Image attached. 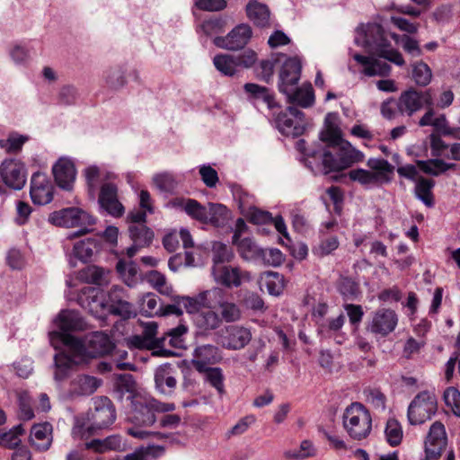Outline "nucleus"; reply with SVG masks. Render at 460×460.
I'll use <instances>...</instances> for the list:
<instances>
[{
  "instance_id": "5fc2aeb1",
  "label": "nucleus",
  "mask_w": 460,
  "mask_h": 460,
  "mask_svg": "<svg viewBox=\"0 0 460 460\" xmlns=\"http://www.w3.org/2000/svg\"><path fill=\"white\" fill-rule=\"evenodd\" d=\"M9 57L17 66H25L30 60V50L26 45L15 43L9 49Z\"/></svg>"
},
{
  "instance_id": "9b49d317",
  "label": "nucleus",
  "mask_w": 460,
  "mask_h": 460,
  "mask_svg": "<svg viewBox=\"0 0 460 460\" xmlns=\"http://www.w3.org/2000/svg\"><path fill=\"white\" fill-rule=\"evenodd\" d=\"M437 411V398L434 394H418L408 407V420L411 425H420L429 420Z\"/></svg>"
},
{
  "instance_id": "8fccbe9b",
  "label": "nucleus",
  "mask_w": 460,
  "mask_h": 460,
  "mask_svg": "<svg viewBox=\"0 0 460 460\" xmlns=\"http://www.w3.org/2000/svg\"><path fill=\"white\" fill-rule=\"evenodd\" d=\"M217 306L220 309L221 321L224 320L226 323H233L241 318V310L239 306L233 302L225 301L224 295L220 296V300L217 303Z\"/></svg>"
},
{
  "instance_id": "0eeeda50",
  "label": "nucleus",
  "mask_w": 460,
  "mask_h": 460,
  "mask_svg": "<svg viewBox=\"0 0 460 460\" xmlns=\"http://www.w3.org/2000/svg\"><path fill=\"white\" fill-rule=\"evenodd\" d=\"M343 427L349 436L355 440L368 437L372 429V418L369 411L360 402L349 405L342 417Z\"/></svg>"
},
{
  "instance_id": "4c0bfd02",
  "label": "nucleus",
  "mask_w": 460,
  "mask_h": 460,
  "mask_svg": "<svg viewBox=\"0 0 460 460\" xmlns=\"http://www.w3.org/2000/svg\"><path fill=\"white\" fill-rule=\"evenodd\" d=\"M213 64L221 74L227 76H232L238 71V60L234 55H217L213 58Z\"/></svg>"
},
{
  "instance_id": "cd10ccee",
  "label": "nucleus",
  "mask_w": 460,
  "mask_h": 460,
  "mask_svg": "<svg viewBox=\"0 0 460 460\" xmlns=\"http://www.w3.org/2000/svg\"><path fill=\"white\" fill-rule=\"evenodd\" d=\"M102 384V379L89 375H79L70 383L69 393L72 396L93 394Z\"/></svg>"
},
{
  "instance_id": "774afa93",
  "label": "nucleus",
  "mask_w": 460,
  "mask_h": 460,
  "mask_svg": "<svg viewBox=\"0 0 460 460\" xmlns=\"http://www.w3.org/2000/svg\"><path fill=\"white\" fill-rule=\"evenodd\" d=\"M444 401L453 412L460 417V392L456 387H448L444 392Z\"/></svg>"
},
{
  "instance_id": "a878e982",
  "label": "nucleus",
  "mask_w": 460,
  "mask_h": 460,
  "mask_svg": "<svg viewBox=\"0 0 460 460\" xmlns=\"http://www.w3.org/2000/svg\"><path fill=\"white\" fill-rule=\"evenodd\" d=\"M54 325L58 330L52 332H58L68 334V331H82L84 330L86 323L80 315V314L74 310H62L53 322Z\"/></svg>"
},
{
  "instance_id": "ea45409f",
  "label": "nucleus",
  "mask_w": 460,
  "mask_h": 460,
  "mask_svg": "<svg viewBox=\"0 0 460 460\" xmlns=\"http://www.w3.org/2000/svg\"><path fill=\"white\" fill-rule=\"evenodd\" d=\"M206 210L208 216L206 224L215 226H224L229 217L227 208L219 203H208Z\"/></svg>"
},
{
  "instance_id": "c756f323",
  "label": "nucleus",
  "mask_w": 460,
  "mask_h": 460,
  "mask_svg": "<svg viewBox=\"0 0 460 460\" xmlns=\"http://www.w3.org/2000/svg\"><path fill=\"white\" fill-rule=\"evenodd\" d=\"M30 443L37 450H48L52 443V426L49 422L33 425L31 429Z\"/></svg>"
},
{
  "instance_id": "de8ad7c7",
  "label": "nucleus",
  "mask_w": 460,
  "mask_h": 460,
  "mask_svg": "<svg viewBox=\"0 0 460 460\" xmlns=\"http://www.w3.org/2000/svg\"><path fill=\"white\" fill-rule=\"evenodd\" d=\"M364 401L375 410L385 411L386 397L378 388L367 387L363 390Z\"/></svg>"
},
{
  "instance_id": "09e8293b",
  "label": "nucleus",
  "mask_w": 460,
  "mask_h": 460,
  "mask_svg": "<svg viewBox=\"0 0 460 460\" xmlns=\"http://www.w3.org/2000/svg\"><path fill=\"white\" fill-rule=\"evenodd\" d=\"M116 269L127 286H136L138 280L137 269L132 261L126 262L123 261H119Z\"/></svg>"
},
{
  "instance_id": "6e6552de",
  "label": "nucleus",
  "mask_w": 460,
  "mask_h": 460,
  "mask_svg": "<svg viewBox=\"0 0 460 460\" xmlns=\"http://www.w3.org/2000/svg\"><path fill=\"white\" fill-rule=\"evenodd\" d=\"M48 221L56 226L59 227H79V231L75 234H84L88 233L89 226L95 224V218L85 210L77 208L70 207L54 211L49 214Z\"/></svg>"
},
{
  "instance_id": "c85d7f7f",
  "label": "nucleus",
  "mask_w": 460,
  "mask_h": 460,
  "mask_svg": "<svg viewBox=\"0 0 460 460\" xmlns=\"http://www.w3.org/2000/svg\"><path fill=\"white\" fill-rule=\"evenodd\" d=\"M171 204L173 208L184 211L192 219L206 224L208 219L207 206L201 205L196 199L176 198L172 200Z\"/></svg>"
},
{
  "instance_id": "393cba45",
  "label": "nucleus",
  "mask_w": 460,
  "mask_h": 460,
  "mask_svg": "<svg viewBox=\"0 0 460 460\" xmlns=\"http://www.w3.org/2000/svg\"><path fill=\"white\" fill-rule=\"evenodd\" d=\"M220 359L221 354L218 348L211 344H205L198 346L194 349L191 363L198 371L203 372L208 365L216 364Z\"/></svg>"
},
{
  "instance_id": "37998d69",
  "label": "nucleus",
  "mask_w": 460,
  "mask_h": 460,
  "mask_svg": "<svg viewBox=\"0 0 460 460\" xmlns=\"http://www.w3.org/2000/svg\"><path fill=\"white\" fill-rule=\"evenodd\" d=\"M419 168L426 173L438 176L446 171L455 168L456 164H447L441 159H430L428 161H418Z\"/></svg>"
},
{
  "instance_id": "bb28decb",
  "label": "nucleus",
  "mask_w": 460,
  "mask_h": 460,
  "mask_svg": "<svg viewBox=\"0 0 460 460\" xmlns=\"http://www.w3.org/2000/svg\"><path fill=\"white\" fill-rule=\"evenodd\" d=\"M355 61L363 66L362 73L367 76H385L390 73L391 66L385 61L349 52Z\"/></svg>"
},
{
  "instance_id": "72a5a7b5",
  "label": "nucleus",
  "mask_w": 460,
  "mask_h": 460,
  "mask_svg": "<svg viewBox=\"0 0 460 460\" xmlns=\"http://www.w3.org/2000/svg\"><path fill=\"white\" fill-rule=\"evenodd\" d=\"M290 103H296L303 108H307L313 105L314 102V95L313 87L310 84H304L301 87L296 85L290 94H285Z\"/></svg>"
},
{
  "instance_id": "f3484780",
  "label": "nucleus",
  "mask_w": 460,
  "mask_h": 460,
  "mask_svg": "<svg viewBox=\"0 0 460 460\" xmlns=\"http://www.w3.org/2000/svg\"><path fill=\"white\" fill-rule=\"evenodd\" d=\"M252 340L250 329L241 325H229L218 336L217 343L231 350L243 349Z\"/></svg>"
},
{
  "instance_id": "473e14b6",
  "label": "nucleus",
  "mask_w": 460,
  "mask_h": 460,
  "mask_svg": "<svg viewBox=\"0 0 460 460\" xmlns=\"http://www.w3.org/2000/svg\"><path fill=\"white\" fill-rule=\"evenodd\" d=\"M334 119L335 116L328 114L325 118L324 128L320 133V139L328 143L331 146H337L344 141L341 137V129Z\"/></svg>"
},
{
  "instance_id": "e2e57ef3",
  "label": "nucleus",
  "mask_w": 460,
  "mask_h": 460,
  "mask_svg": "<svg viewBox=\"0 0 460 460\" xmlns=\"http://www.w3.org/2000/svg\"><path fill=\"white\" fill-rule=\"evenodd\" d=\"M188 328L184 324H179L177 327L171 329L167 337L164 340H168L169 345L181 349L185 347V341L183 336L187 333Z\"/></svg>"
},
{
  "instance_id": "a19ab883",
  "label": "nucleus",
  "mask_w": 460,
  "mask_h": 460,
  "mask_svg": "<svg viewBox=\"0 0 460 460\" xmlns=\"http://www.w3.org/2000/svg\"><path fill=\"white\" fill-rule=\"evenodd\" d=\"M164 447L158 445H149L137 448L133 453L124 456V460H150L164 455Z\"/></svg>"
},
{
  "instance_id": "2eb2a0df",
  "label": "nucleus",
  "mask_w": 460,
  "mask_h": 460,
  "mask_svg": "<svg viewBox=\"0 0 460 460\" xmlns=\"http://www.w3.org/2000/svg\"><path fill=\"white\" fill-rule=\"evenodd\" d=\"M424 105H433V99L429 91L418 92L414 89H410L402 93L396 102L399 112L407 116H412Z\"/></svg>"
},
{
  "instance_id": "7ed1b4c3",
  "label": "nucleus",
  "mask_w": 460,
  "mask_h": 460,
  "mask_svg": "<svg viewBox=\"0 0 460 460\" xmlns=\"http://www.w3.org/2000/svg\"><path fill=\"white\" fill-rule=\"evenodd\" d=\"M116 419L115 408L108 397L93 399V408L87 412L85 420L81 426L73 429V435H81L85 432L93 434L111 425Z\"/></svg>"
},
{
  "instance_id": "a211bd4d",
  "label": "nucleus",
  "mask_w": 460,
  "mask_h": 460,
  "mask_svg": "<svg viewBox=\"0 0 460 460\" xmlns=\"http://www.w3.org/2000/svg\"><path fill=\"white\" fill-rule=\"evenodd\" d=\"M447 433L444 425L435 421L429 428L425 440L426 460H437L447 446Z\"/></svg>"
},
{
  "instance_id": "1a4fd4ad",
  "label": "nucleus",
  "mask_w": 460,
  "mask_h": 460,
  "mask_svg": "<svg viewBox=\"0 0 460 460\" xmlns=\"http://www.w3.org/2000/svg\"><path fill=\"white\" fill-rule=\"evenodd\" d=\"M337 157L330 152L323 151L322 157L323 164L328 171H341L349 168L353 164L363 161L364 154L355 148L349 141L344 140L337 146Z\"/></svg>"
},
{
  "instance_id": "052dcab7",
  "label": "nucleus",
  "mask_w": 460,
  "mask_h": 460,
  "mask_svg": "<svg viewBox=\"0 0 460 460\" xmlns=\"http://www.w3.org/2000/svg\"><path fill=\"white\" fill-rule=\"evenodd\" d=\"M117 389L121 394H128V399L132 402V396L140 394L137 393V385L133 379V376L128 374L120 375L117 381Z\"/></svg>"
},
{
  "instance_id": "0e129e2a",
  "label": "nucleus",
  "mask_w": 460,
  "mask_h": 460,
  "mask_svg": "<svg viewBox=\"0 0 460 460\" xmlns=\"http://www.w3.org/2000/svg\"><path fill=\"white\" fill-rule=\"evenodd\" d=\"M349 177L351 181H357L359 184L368 187L375 184H378L374 173L365 169H354L349 172Z\"/></svg>"
},
{
  "instance_id": "f257e3e1",
  "label": "nucleus",
  "mask_w": 460,
  "mask_h": 460,
  "mask_svg": "<svg viewBox=\"0 0 460 460\" xmlns=\"http://www.w3.org/2000/svg\"><path fill=\"white\" fill-rule=\"evenodd\" d=\"M223 294V289L213 288L195 296L181 299L184 309L192 315V320L199 330L211 331L220 326L221 318L215 308Z\"/></svg>"
},
{
  "instance_id": "69168bd1",
  "label": "nucleus",
  "mask_w": 460,
  "mask_h": 460,
  "mask_svg": "<svg viewBox=\"0 0 460 460\" xmlns=\"http://www.w3.org/2000/svg\"><path fill=\"white\" fill-rule=\"evenodd\" d=\"M108 313L119 315L123 319H128L135 315V311L131 303L125 298L118 304H109Z\"/></svg>"
},
{
  "instance_id": "c03bdc74",
  "label": "nucleus",
  "mask_w": 460,
  "mask_h": 460,
  "mask_svg": "<svg viewBox=\"0 0 460 460\" xmlns=\"http://www.w3.org/2000/svg\"><path fill=\"white\" fill-rule=\"evenodd\" d=\"M146 279L150 286L160 294L164 296H171L172 294V287L167 282L165 276L159 271H149L146 273Z\"/></svg>"
},
{
  "instance_id": "79ce46f5",
  "label": "nucleus",
  "mask_w": 460,
  "mask_h": 460,
  "mask_svg": "<svg viewBox=\"0 0 460 460\" xmlns=\"http://www.w3.org/2000/svg\"><path fill=\"white\" fill-rule=\"evenodd\" d=\"M98 250V244L95 239L87 238L82 241H79L74 245V254L79 260L83 261H87L92 259L93 254Z\"/></svg>"
},
{
  "instance_id": "b1692460",
  "label": "nucleus",
  "mask_w": 460,
  "mask_h": 460,
  "mask_svg": "<svg viewBox=\"0 0 460 460\" xmlns=\"http://www.w3.org/2000/svg\"><path fill=\"white\" fill-rule=\"evenodd\" d=\"M99 203L110 215L119 217L124 213V207L118 199V189L112 183H105L102 186Z\"/></svg>"
},
{
  "instance_id": "4d7b16f0",
  "label": "nucleus",
  "mask_w": 460,
  "mask_h": 460,
  "mask_svg": "<svg viewBox=\"0 0 460 460\" xmlns=\"http://www.w3.org/2000/svg\"><path fill=\"white\" fill-rule=\"evenodd\" d=\"M387 442L394 447L398 446L402 439L403 432L401 424L395 419H389L385 429Z\"/></svg>"
},
{
  "instance_id": "423d86ee",
  "label": "nucleus",
  "mask_w": 460,
  "mask_h": 460,
  "mask_svg": "<svg viewBox=\"0 0 460 460\" xmlns=\"http://www.w3.org/2000/svg\"><path fill=\"white\" fill-rule=\"evenodd\" d=\"M131 408V421L136 425L150 427L156 421L155 412L172 411L175 405L171 402H159L147 395L137 394L132 396Z\"/></svg>"
},
{
  "instance_id": "20e7f679",
  "label": "nucleus",
  "mask_w": 460,
  "mask_h": 460,
  "mask_svg": "<svg viewBox=\"0 0 460 460\" xmlns=\"http://www.w3.org/2000/svg\"><path fill=\"white\" fill-rule=\"evenodd\" d=\"M49 339L50 345L55 349H64L54 356V379L60 382L68 377L75 365L84 361L76 358L77 357H75V353L70 346V342H68V334L49 332Z\"/></svg>"
},
{
  "instance_id": "dca6fc26",
  "label": "nucleus",
  "mask_w": 460,
  "mask_h": 460,
  "mask_svg": "<svg viewBox=\"0 0 460 460\" xmlns=\"http://www.w3.org/2000/svg\"><path fill=\"white\" fill-rule=\"evenodd\" d=\"M212 276L217 284L226 288L240 287L243 282L250 281L252 279L250 272L243 270L239 267L225 264L213 265Z\"/></svg>"
},
{
  "instance_id": "3c124183",
  "label": "nucleus",
  "mask_w": 460,
  "mask_h": 460,
  "mask_svg": "<svg viewBox=\"0 0 460 460\" xmlns=\"http://www.w3.org/2000/svg\"><path fill=\"white\" fill-rule=\"evenodd\" d=\"M262 279L269 293L273 296H279L285 288L284 277L273 271H268L263 274Z\"/></svg>"
},
{
  "instance_id": "412c9836",
  "label": "nucleus",
  "mask_w": 460,
  "mask_h": 460,
  "mask_svg": "<svg viewBox=\"0 0 460 460\" xmlns=\"http://www.w3.org/2000/svg\"><path fill=\"white\" fill-rule=\"evenodd\" d=\"M52 172L58 186L65 190L73 189L76 169L74 162L68 157H60L53 165Z\"/></svg>"
},
{
  "instance_id": "603ef678",
  "label": "nucleus",
  "mask_w": 460,
  "mask_h": 460,
  "mask_svg": "<svg viewBox=\"0 0 460 460\" xmlns=\"http://www.w3.org/2000/svg\"><path fill=\"white\" fill-rule=\"evenodd\" d=\"M433 186L434 181L432 180H428L422 177L416 181L415 194L417 198L428 207H432L434 204L431 192Z\"/></svg>"
},
{
  "instance_id": "864d4df0",
  "label": "nucleus",
  "mask_w": 460,
  "mask_h": 460,
  "mask_svg": "<svg viewBox=\"0 0 460 460\" xmlns=\"http://www.w3.org/2000/svg\"><path fill=\"white\" fill-rule=\"evenodd\" d=\"M24 429L22 424H19L8 431L0 429V446L14 448L21 443L20 436L23 434Z\"/></svg>"
},
{
  "instance_id": "f8f14e48",
  "label": "nucleus",
  "mask_w": 460,
  "mask_h": 460,
  "mask_svg": "<svg viewBox=\"0 0 460 460\" xmlns=\"http://www.w3.org/2000/svg\"><path fill=\"white\" fill-rule=\"evenodd\" d=\"M0 177L7 187L20 190L27 181L26 165L18 158H5L0 164Z\"/></svg>"
},
{
  "instance_id": "7c9ffc66",
  "label": "nucleus",
  "mask_w": 460,
  "mask_h": 460,
  "mask_svg": "<svg viewBox=\"0 0 460 460\" xmlns=\"http://www.w3.org/2000/svg\"><path fill=\"white\" fill-rule=\"evenodd\" d=\"M247 100L252 104L264 103L269 109H273L277 103L270 91L257 84L248 83L243 86Z\"/></svg>"
},
{
  "instance_id": "4be33fe9",
  "label": "nucleus",
  "mask_w": 460,
  "mask_h": 460,
  "mask_svg": "<svg viewBox=\"0 0 460 460\" xmlns=\"http://www.w3.org/2000/svg\"><path fill=\"white\" fill-rule=\"evenodd\" d=\"M31 197L38 205L49 204L53 199V186L48 176L41 172H35L31 180Z\"/></svg>"
},
{
  "instance_id": "a18cd8bd",
  "label": "nucleus",
  "mask_w": 460,
  "mask_h": 460,
  "mask_svg": "<svg viewBox=\"0 0 460 460\" xmlns=\"http://www.w3.org/2000/svg\"><path fill=\"white\" fill-rule=\"evenodd\" d=\"M235 244L237 245L240 255L245 261H259L260 254L261 253V248H260L252 239L243 238L241 241L237 240Z\"/></svg>"
},
{
  "instance_id": "2f4dec72",
  "label": "nucleus",
  "mask_w": 460,
  "mask_h": 460,
  "mask_svg": "<svg viewBox=\"0 0 460 460\" xmlns=\"http://www.w3.org/2000/svg\"><path fill=\"white\" fill-rule=\"evenodd\" d=\"M86 448L93 449L97 453L107 451H121L126 448V442L119 435L109 436L104 439H93L86 443Z\"/></svg>"
},
{
  "instance_id": "338daca9",
  "label": "nucleus",
  "mask_w": 460,
  "mask_h": 460,
  "mask_svg": "<svg viewBox=\"0 0 460 460\" xmlns=\"http://www.w3.org/2000/svg\"><path fill=\"white\" fill-rule=\"evenodd\" d=\"M203 372L206 373V380L216 388L219 394L224 393V375L220 367H207Z\"/></svg>"
},
{
  "instance_id": "c9c22d12",
  "label": "nucleus",
  "mask_w": 460,
  "mask_h": 460,
  "mask_svg": "<svg viewBox=\"0 0 460 460\" xmlns=\"http://www.w3.org/2000/svg\"><path fill=\"white\" fill-rule=\"evenodd\" d=\"M367 165L370 172L374 173L378 184L390 181V175L393 173L394 167L388 161L380 158H370L367 160Z\"/></svg>"
},
{
  "instance_id": "49530a36",
  "label": "nucleus",
  "mask_w": 460,
  "mask_h": 460,
  "mask_svg": "<svg viewBox=\"0 0 460 460\" xmlns=\"http://www.w3.org/2000/svg\"><path fill=\"white\" fill-rule=\"evenodd\" d=\"M105 83L111 89H121L127 84L126 70L121 66H115L105 72Z\"/></svg>"
},
{
  "instance_id": "13d9d810",
  "label": "nucleus",
  "mask_w": 460,
  "mask_h": 460,
  "mask_svg": "<svg viewBox=\"0 0 460 460\" xmlns=\"http://www.w3.org/2000/svg\"><path fill=\"white\" fill-rule=\"evenodd\" d=\"M212 252L214 265L229 262L234 258V252L232 249L220 242H216L213 243Z\"/></svg>"
},
{
  "instance_id": "aec40b11",
  "label": "nucleus",
  "mask_w": 460,
  "mask_h": 460,
  "mask_svg": "<svg viewBox=\"0 0 460 460\" xmlns=\"http://www.w3.org/2000/svg\"><path fill=\"white\" fill-rule=\"evenodd\" d=\"M77 282L97 286L106 285L109 282V271L95 265L87 266L80 270L75 278L68 277L66 284L69 288H74L77 286Z\"/></svg>"
},
{
  "instance_id": "39448f33",
  "label": "nucleus",
  "mask_w": 460,
  "mask_h": 460,
  "mask_svg": "<svg viewBox=\"0 0 460 460\" xmlns=\"http://www.w3.org/2000/svg\"><path fill=\"white\" fill-rule=\"evenodd\" d=\"M68 342L76 358L84 361L109 354L114 349L111 337L103 332H92L86 335L84 341L68 334Z\"/></svg>"
},
{
  "instance_id": "f03ea898",
  "label": "nucleus",
  "mask_w": 460,
  "mask_h": 460,
  "mask_svg": "<svg viewBox=\"0 0 460 460\" xmlns=\"http://www.w3.org/2000/svg\"><path fill=\"white\" fill-rule=\"evenodd\" d=\"M355 44L366 48L368 52L376 54L397 66L404 65L402 54L390 47L380 24L368 23L358 27L356 31Z\"/></svg>"
},
{
  "instance_id": "e433bc0d",
  "label": "nucleus",
  "mask_w": 460,
  "mask_h": 460,
  "mask_svg": "<svg viewBox=\"0 0 460 460\" xmlns=\"http://www.w3.org/2000/svg\"><path fill=\"white\" fill-rule=\"evenodd\" d=\"M248 17L258 26L264 27L269 24L270 11L265 4L257 1H251L246 7Z\"/></svg>"
},
{
  "instance_id": "ddd939ff",
  "label": "nucleus",
  "mask_w": 460,
  "mask_h": 460,
  "mask_svg": "<svg viewBox=\"0 0 460 460\" xmlns=\"http://www.w3.org/2000/svg\"><path fill=\"white\" fill-rule=\"evenodd\" d=\"M279 131L287 137H298L303 134L305 127L304 113L294 106L279 112L275 118Z\"/></svg>"
},
{
  "instance_id": "bf43d9fd",
  "label": "nucleus",
  "mask_w": 460,
  "mask_h": 460,
  "mask_svg": "<svg viewBox=\"0 0 460 460\" xmlns=\"http://www.w3.org/2000/svg\"><path fill=\"white\" fill-rule=\"evenodd\" d=\"M141 309L147 315H161L163 307L159 305L160 299L155 294L147 293L141 300Z\"/></svg>"
},
{
  "instance_id": "f704fd0d",
  "label": "nucleus",
  "mask_w": 460,
  "mask_h": 460,
  "mask_svg": "<svg viewBox=\"0 0 460 460\" xmlns=\"http://www.w3.org/2000/svg\"><path fill=\"white\" fill-rule=\"evenodd\" d=\"M170 365L160 366L155 374V382L157 390L164 394H168L176 385L175 378L171 375Z\"/></svg>"
},
{
  "instance_id": "6e6d98bb",
  "label": "nucleus",
  "mask_w": 460,
  "mask_h": 460,
  "mask_svg": "<svg viewBox=\"0 0 460 460\" xmlns=\"http://www.w3.org/2000/svg\"><path fill=\"white\" fill-rule=\"evenodd\" d=\"M412 78L420 86L428 85L432 78L430 67L422 61L416 62L412 65Z\"/></svg>"
},
{
  "instance_id": "4468645a",
  "label": "nucleus",
  "mask_w": 460,
  "mask_h": 460,
  "mask_svg": "<svg viewBox=\"0 0 460 460\" xmlns=\"http://www.w3.org/2000/svg\"><path fill=\"white\" fill-rule=\"evenodd\" d=\"M77 303L97 318L104 317L109 310L106 294L95 288L85 287L81 289Z\"/></svg>"
},
{
  "instance_id": "680f3d73",
  "label": "nucleus",
  "mask_w": 460,
  "mask_h": 460,
  "mask_svg": "<svg viewBox=\"0 0 460 460\" xmlns=\"http://www.w3.org/2000/svg\"><path fill=\"white\" fill-rule=\"evenodd\" d=\"M152 181L154 185L162 191L172 190L177 185L174 176L168 172L155 174Z\"/></svg>"
},
{
  "instance_id": "58836bf2",
  "label": "nucleus",
  "mask_w": 460,
  "mask_h": 460,
  "mask_svg": "<svg viewBox=\"0 0 460 460\" xmlns=\"http://www.w3.org/2000/svg\"><path fill=\"white\" fill-rule=\"evenodd\" d=\"M128 233L132 242L143 247L148 246L154 237L153 231L145 224L129 225Z\"/></svg>"
},
{
  "instance_id": "6ab92c4d",
  "label": "nucleus",
  "mask_w": 460,
  "mask_h": 460,
  "mask_svg": "<svg viewBox=\"0 0 460 460\" xmlns=\"http://www.w3.org/2000/svg\"><path fill=\"white\" fill-rule=\"evenodd\" d=\"M252 37V29L247 24H239L226 36L216 37L214 44L221 49L236 50L243 48Z\"/></svg>"
},
{
  "instance_id": "9d476101",
  "label": "nucleus",
  "mask_w": 460,
  "mask_h": 460,
  "mask_svg": "<svg viewBox=\"0 0 460 460\" xmlns=\"http://www.w3.org/2000/svg\"><path fill=\"white\" fill-rule=\"evenodd\" d=\"M276 61L281 64L279 72V90L284 94H290L291 90L297 85L300 79L301 60L296 56L287 57L285 54H278Z\"/></svg>"
},
{
  "instance_id": "5701e85b",
  "label": "nucleus",
  "mask_w": 460,
  "mask_h": 460,
  "mask_svg": "<svg viewBox=\"0 0 460 460\" xmlns=\"http://www.w3.org/2000/svg\"><path fill=\"white\" fill-rule=\"evenodd\" d=\"M397 323L398 317L395 312L383 308L374 314L367 329L372 333L386 336L395 329Z\"/></svg>"
}]
</instances>
